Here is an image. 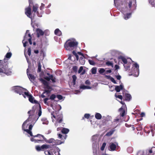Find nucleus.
<instances>
[{
	"label": "nucleus",
	"mask_w": 155,
	"mask_h": 155,
	"mask_svg": "<svg viewBox=\"0 0 155 155\" xmlns=\"http://www.w3.org/2000/svg\"><path fill=\"white\" fill-rule=\"evenodd\" d=\"M8 59L5 58L3 60H0V74H4L7 76L12 74L11 69L8 68Z\"/></svg>",
	"instance_id": "1"
},
{
	"label": "nucleus",
	"mask_w": 155,
	"mask_h": 155,
	"mask_svg": "<svg viewBox=\"0 0 155 155\" xmlns=\"http://www.w3.org/2000/svg\"><path fill=\"white\" fill-rule=\"evenodd\" d=\"M78 42L70 40H68L64 44V48L67 50L71 51L76 48Z\"/></svg>",
	"instance_id": "2"
},
{
	"label": "nucleus",
	"mask_w": 155,
	"mask_h": 155,
	"mask_svg": "<svg viewBox=\"0 0 155 155\" xmlns=\"http://www.w3.org/2000/svg\"><path fill=\"white\" fill-rule=\"evenodd\" d=\"M52 147L51 146H36L35 149L38 151H44L46 155H51Z\"/></svg>",
	"instance_id": "3"
},
{
	"label": "nucleus",
	"mask_w": 155,
	"mask_h": 155,
	"mask_svg": "<svg viewBox=\"0 0 155 155\" xmlns=\"http://www.w3.org/2000/svg\"><path fill=\"white\" fill-rule=\"evenodd\" d=\"M12 90L16 93L19 94L20 95H22L24 98H26L24 92L25 91H28L26 89L19 86H16L13 87Z\"/></svg>",
	"instance_id": "4"
},
{
	"label": "nucleus",
	"mask_w": 155,
	"mask_h": 155,
	"mask_svg": "<svg viewBox=\"0 0 155 155\" xmlns=\"http://www.w3.org/2000/svg\"><path fill=\"white\" fill-rule=\"evenodd\" d=\"M29 31L27 30L26 33L24 37L23 40L22 41V43H23V46L25 47L28 44V41L30 45H32L31 41L32 37L31 34L29 33Z\"/></svg>",
	"instance_id": "5"
},
{
	"label": "nucleus",
	"mask_w": 155,
	"mask_h": 155,
	"mask_svg": "<svg viewBox=\"0 0 155 155\" xmlns=\"http://www.w3.org/2000/svg\"><path fill=\"white\" fill-rule=\"evenodd\" d=\"M34 0H28L29 5L28 7L25 9V13L27 16L32 20V17L31 16V5L33 4Z\"/></svg>",
	"instance_id": "6"
},
{
	"label": "nucleus",
	"mask_w": 155,
	"mask_h": 155,
	"mask_svg": "<svg viewBox=\"0 0 155 155\" xmlns=\"http://www.w3.org/2000/svg\"><path fill=\"white\" fill-rule=\"evenodd\" d=\"M51 115H52L51 117L52 119L53 117L56 119V121H58L59 124H65V123L63 122V116L62 114H60L57 115L55 116L52 113H51Z\"/></svg>",
	"instance_id": "7"
},
{
	"label": "nucleus",
	"mask_w": 155,
	"mask_h": 155,
	"mask_svg": "<svg viewBox=\"0 0 155 155\" xmlns=\"http://www.w3.org/2000/svg\"><path fill=\"white\" fill-rule=\"evenodd\" d=\"M28 92H25L24 94L27 96L28 97L29 101L32 103L38 104V101L34 100V97L31 94H29L28 91Z\"/></svg>",
	"instance_id": "8"
},
{
	"label": "nucleus",
	"mask_w": 155,
	"mask_h": 155,
	"mask_svg": "<svg viewBox=\"0 0 155 155\" xmlns=\"http://www.w3.org/2000/svg\"><path fill=\"white\" fill-rule=\"evenodd\" d=\"M34 137H39L40 139H41V137H42L45 141L47 143H54V142H55V140L54 139L51 138L49 140H48L43 135L40 134H38L37 135H35Z\"/></svg>",
	"instance_id": "9"
},
{
	"label": "nucleus",
	"mask_w": 155,
	"mask_h": 155,
	"mask_svg": "<svg viewBox=\"0 0 155 155\" xmlns=\"http://www.w3.org/2000/svg\"><path fill=\"white\" fill-rule=\"evenodd\" d=\"M51 150V155H60L59 153L60 150L58 147L53 146Z\"/></svg>",
	"instance_id": "10"
},
{
	"label": "nucleus",
	"mask_w": 155,
	"mask_h": 155,
	"mask_svg": "<svg viewBox=\"0 0 155 155\" xmlns=\"http://www.w3.org/2000/svg\"><path fill=\"white\" fill-rule=\"evenodd\" d=\"M92 141L93 145H99V139L97 135H94L92 136Z\"/></svg>",
	"instance_id": "11"
},
{
	"label": "nucleus",
	"mask_w": 155,
	"mask_h": 155,
	"mask_svg": "<svg viewBox=\"0 0 155 155\" xmlns=\"http://www.w3.org/2000/svg\"><path fill=\"white\" fill-rule=\"evenodd\" d=\"M56 97V95L55 94H52L51 95L50 97L49 98H46L44 99L43 101L44 103L46 105H48V103L47 102V101L49 99L51 100H54Z\"/></svg>",
	"instance_id": "12"
},
{
	"label": "nucleus",
	"mask_w": 155,
	"mask_h": 155,
	"mask_svg": "<svg viewBox=\"0 0 155 155\" xmlns=\"http://www.w3.org/2000/svg\"><path fill=\"white\" fill-rule=\"evenodd\" d=\"M123 96L124 98V101H130L132 98L130 94L128 93H125Z\"/></svg>",
	"instance_id": "13"
},
{
	"label": "nucleus",
	"mask_w": 155,
	"mask_h": 155,
	"mask_svg": "<svg viewBox=\"0 0 155 155\" xmlns=\"http://www.w3.org/2000/svg\"><path fill=\"white\" fill-rule=\"evenodd\" d=\"M36 31L37 34V37L39 38L41 36H43L44 34V32L41 29L39 28H37Z\"/></svg>",
	"instance_id": "14"
},
{
	"label": "nucleus",
	"mask_w": 155,
	"mask_h": 155,
	"mask_svg": "<svg viewBox=\"0 0 155 155\" xmlns=\"http://www.w3.org/2000/svg\"><path fill=\"white\" fill-rule=\"evenodd\" d=\"M35 111L33 110H31L29 111L28 113L29 114V117L27 119V120H31L32 117L34 116L35 114Z\"/></svg>",
	"instance_id": "15"
},
{
	"label": "nucleus",
	"mask_w": 155,
	"mask_h": 155,
	"mask_svg": "<svg viewBox=\"0 0 155 155\" xmlns=\"http://www.w3.org/2000/svg\"><path fill=\"white\" fill-rule=\"evenodd\" d=\"M29 69H27V74L28 76V78L31 81H34L35 80V78L34 75L31 74H29L28 73Z\"/></svg>",
	"instance_id": "16"
},
{
	"label": "nucleus",
	"mask_w": 155,
	"mask_h": 155,
	"mask_svg": "<svg viewBox=\"0 0 155 155\" xmlns=\"http://www.w3.org/2000/svg\"><path fill=\"white\" fill-rule=\"evenodd\" d=\"M32 127L33 125L32 124L30 125L29 126L28 129L26 130L25 131L28 133L30 136H33V137H34L35 136L33 135L31 131L32 129Z\"/></svg>",
	"instance_id": "17"
},
{
	"label": "nucleus",
	"mask_w": 155,
	"mask_h": 155,
	"mask_svg": "<svg viewBox=\"0 0 155 155\" xmlns=\"http://www.w3.org/2000/svg\"><path fill=\"white\" fill-rule=\"evenodd\" d=\"M30 121L29 120H27V119L23 123L22 125V129L24 131H25V130H28L27 129L28 128V124H26V123L28 121Z\"/></svg>",
	"instance_id": "18"
},
{
	"label": "nucleus",
	"mask_w": 155,
	"mask_h": 155,
	"mask_svg": "<svg viewBox=\"0 0 155 155\" xmlns=\"http://www.w3.org/2000/svg\"><path fill=\"white\" fill-rule=\"evenodd\" d=\"M115 90L117 92H119L121 90H122L123 88V86L122 84L120 86H115Z\"/></svg>",
	"instance_id": "19"
},
{
	"label": "nucleus",
	"mask_w": 155,
	"mask_h": 155,
	"mask_svg": "<svg viewBox=\"0 0 155 155\" xmlns=\"http://www.w3.org/2000/svg\"><path fill=\"white\" fill-rule=\"evenodd\" d=\"M38 137L39 139H35L34 138L35 137H32L31 138V140L32 141H34L35 143H40L42 141V140H41V139L39 137Z\"/></svg>",
	"instance_id": "20"
},
{
	"label": "nucleus",
	"mask_w": 155,
	"mask_h": 155,
	"mask_svg": "<svg viewBox=\"0 0 155 155\" xmlns=\"http://www.w3.org/2000/svg\"><path fill=\"white\" fill-rule=\"evenodd\" d=\"M64 141H63L62 140L61 141L60 140H55V142H54V144H53L52 145H57L61 144L62 143H64Z\"/></svg>",
	"instance_id": "21"
},
{
	"label": "nucleus",
	"mask_w": 155,
	"mask_h": 155,
	"mask_svg": "<svg viewBox=\"0 0 155 155\" xmlns=\"http://www.w3.org/2000/svg\"><path fill=\"white\" fill-rule=\"evenodd\" d=\"M69 131V130L68 129L63 128L61 130V132L63 134H68Z\"/></svg>",
	"instance_id": "22"
},
{
	"label": "nucleus",
	"mask_w": 155,
	"mask_h": 155,
	"mask_svg": "<svg viewBox=\"0 0 155 155\" xmlns=\"http://www.w3.org/2000/svg\"><path fill=\"white\" fill-rule=\"evenodd\" d=\"M33 5V11L34 12H37V10L38 8V4H36L35 5Z\"/></svg>",
	"instance_id": "23"
},
{
	"label": "nucleus",
	"mask_w": 155,
	"mask_h": 155,
	"mask_svg": "<svg viewBox=\"0 0 155 155\" xmlns=\"http://www.w3.org/2000/svg\"><path fill=\"white\" fill-rule=\"evenodd\" d=\"M119 110L121 112L120 113V115L121 117H123L124 116L125 113V110L123 108L121 107L119 109Z\"/></svg>",
	"instance_id": "24"
},
{
	"label": "nucleus",
	"mask_w": 155,
	"mask_h": 155,
	"mask_svg": "<svg viewBox=\"0 0 155 155\" xmlns=\"http://www.w3.org/2000/svg\"><path fill=\"white\" fill-rule=\"evenodd\" d=\"M105 77L107 78V79H110V81L113 82L114 84H117V82H116L115 80H114V78L113 77H112L108 75H105Z\"/></svg>",
	"instance_id": "25"
},
{
	"label": "nucleus",
	"mask_w": 155,
	"mask_h": 155,
	"mask_svg": "<svg viewBox=\"0 0 155 155\" xmlns=\"http://www.w3.org/2000/svg\"><path fill=\"white\" fill-rule=\"evenodd\" d=\"M55 34L57 35L60 36L62 34V33L61 31L58 28L56 29L54 31Z\"/></svg>",
	"instance_id": "26"
},
{
	"label": "nucleus",
	"mask_w": 155,
	"mask_h": 155,
	"mask_svg": "<svg viewBox=\"0 0 155 155\" xmlns=\"http://www.w3.org/2000/svg\"><path fill=\"white\" fill-rule=\"evenodd\" d=\"M84 58V57H81L80 58V63L81 65H84L85 64V61Z\"/></svg>",
	"instance_id": "27"
},
{
	"label": "nucleus",
	"mask_w": 155,
	"mask_h": 155,
	"mask_svg": "<svg viewBox=\"0 0 155 155\" xmlns=\"http://www.w3.org/2000/svg\"><path fill=\"white\" fill-rule=\"evenodd\" d=\"M95 116V118L97 120H100L102 118V116L101 114L100 113H96Z\"/></svg>",
	"instance_id": "28"
},
{
	"label": "nucleus",
	"mask_w": 155,
	"mask_h": 155,
	"mask_svg": "<svg viewBox=\"0 0 155 155\" xmlns=\"http://www.w3.org/2000/svg\"><path fill=\"white\" fill-rule=\"evenodd\" d=\"M131 63L129 62L127 64H124V67L126 71L130 69V66Z\"/></svg>",
	"instance_id": "29"
},
{
	"label": "nucleus",
	"mask_w": 155,
	"mask_h": 155,
	"mask_svg": "<svg viewBox=\"0 0 155 155\" xmlns=\"http://www.w3.org/2000/svg\"><path fill=\"white\" fill-rule=\"evenodd\" d=\"M39 110L38 112V117H37V116L36 117V118H37L36 120H37L38 119V118L39 117H40L42 113L41 110V106L40 104H39Z\"/></svg>",
	"instance_id": "30"
},
{
	"label": "nucleus",
	"mask_w": 155,
	"mask_h": 155,
	"mask_svg": "<svg viewBox=\"0 0 155 155\" xmlns=\"http://www.w3.org/2000/svg\"><path fill=\"white\" fill-rule=\"evenodd\" d=\"M109 117L108 116L107 117H104V116L103 117L102 119V122L103 123H105L107 121H108L109 120Z\"/></svg>",
	"instance_id": "31"
},
{
	"label": "nucleus",
	"mask_w": 155,
	"mask_h": 155,
	"mask_svg": "<svg viewBox=\"0 0 155 155\" xmlns=\"http://www.w3.org/2000/svg\"><path fill=\"white\" fill-rule=\"evenodd\" d=\"M80 88L81 89H90L91 88V87L89 86H85L84 85H82L80 86Z\"/></svg>",
	"instance_id": "32"
},
{
	"label": "nucleus",
	"mask_w": 155,
	"mask_h": 155,
	"mask_svg": "<svg viewBox=\"0 0 155 155\" xmlns=\"http://www.w3.org/2000/svg\"><path fill=\"white\" fill-rule=\"evenodd\" d=\"M115 131V130L113 129L108 132L106 134L107 136H110Z\"/></svg>",
	"instance_id": "33"
},
{
	"label": "nucleus",
	"mask_w": 155,
	"mask_h": 155,
	"mask_svg": "<svg viewBox=\"0 0 155 155\" xmlns=\"http://www.w3.org/2000/svg\"><path fill=\"white\" fill-rule=\"evenodd\" d=\"M120 58L121 59L122 61L124 63V64H127L128 63L127 62V59L124 57H121Z\"/></svg>",
	"instance_id": "34"
},
{
	"label": "nucleus",
	"mask_w": 155,
	"mask_h": 155,
	"mask_svg": "<svg viewBox=\"0 0 155 155\" xmlns=\"http://www.w3.org/2000/svg\"><path fill=\"white\" fill-rule=\"evenodd\" d=\"M40 81L45 86L48 83V82L44 79L43 78H41L40 79Z\"/></svg>",
	"instance_id": "35"
},
{
	"label": "nucleus",
	"mask_w": 155,
	"mask_h": 155,
	"mask_svg": "<svg viewBox=\"0 0 155 155\" xmlns=\"http://www.w3.org/2000/svg\"><path fill=\"white\" fill-rule=\"evenodd\" d=\"M73 78V84L74 85L76 84V81L77 78V77L75 75H73L72 76Z\"/></svg>",
	"instance_id": "36"
},
{
	"label": "nucleus",
	"mask_w": 155,
	"mask_h": 155,
	"mask_svg": "<svg viewBox=\"0 0 155 155\" xmlns=\"http://www.w3.org/2000/svg\"><path fill=\"white\" fill-rule=\"evenodd\" d=\"M117 146H109L108 147V149L110 150L114 151L117 148Z\"/></svg>",
	"instance_id": "37"
},
{
	"label": "nucleus",
	"mask_w": 155,
	"mask_h": 155,
	"mask_svg": "<svg viewBox=\"0 0 155 155\" xmlns=\"http://www.w3.org/2000/svg\"><path fill=\"white\" fill-rule=\"evenodd\" d=\"M127 150L128 153H131L133 152V149L132 147H129L127 148Z\"/></svg>",
	"instance_id": "38"
},
{
	"label": "nucleus",
	"mask_w": 155,
	"mask_h": 155,
	"mask_svg": "<svg viewBox=\"0 0 155 155\" xmlns=\"http://www.w3.org/2000/svg\"><path fill=\"white\" fill-rule=\"evenodd\" d=\"M150 130L152 134V136H153L154 134H154V130H155V125H154L153 126L150 127Z\"/></svg>",
	"instance_id": "39"
},
{
	"label": "nucleus",
	"mask_w": 155,
	"mask_h": 155,
	"mask_svg": "<svg viewBox=\"0 0 155 155\" xmlns=\"http://www.w3.org/2000/svg\"><path fill=\"white\" fill-rule=\"evenodd\" d=\"M58 137L60 139H63L64 138V139H65L67 137V135H65L64 136H62V134H59L58 135Z\"/></svg>",
	"instance_id": "40"
},
{
	"label": "nucleus",
	"mask_w": 155,
	"mask_h": 155,
	"mask_svg": "<svg viewBox=\"0 0 155 155\" xmlns=\"http://www.w3.org/2000/svg\"><path fill=\"white\" fill-rule=\"evenodd\" d=\"M131 15L130 13H127L126 15H124V18L125 20H127L128 19L130 16Z\"/></svg>",
	"instance_id": "41"
},
{
	"label": "nucleus",
	"mask_w": 155,
	"mask_h": 155,
	"mask_svg": "<svg viewBox=\"0 0 155 155\" xmlns=\"http://www.w3.org/2000/svg\"><path fill=\"white\" fill-rule=\"evenodd\" d=\"M91 73L93 74H95L97 72V69L95 67L93 68H92Z\"/></svg>",
	"instance_id": "42"
},
{
	"label": "nucleus",
	"mask_w": 155,
	"mask_h": 155,
	"mask_svg": "<svg viewBox=\"0 0 155 155\" xmlns=\"http://www.w3.org/2000/svg\"><path fill=\"white\" fill-rule=\"evenodd\" d=\"M12 55V53L11 52L7 53L5 56V57L6 58H9L11 57Z\"/></svg>",
	"instance_id": "43"
},
{
	"label": "nucleus",
	"mask_w": 155,
	"mask_h": 155,
	"mask_svg": "<svg viewBox=\"0 0 155 155\" xmlns=\"http://www.w3.org/2000/svg\"><path fill=\"white\" fill-rule=\"evenodd\" d=\"M41 71V65L40 62L38 63V69L37 72H40Z\"/></svg>",
	"instance_id": "44"
},
{
	"label": "nucleus",
	"mask_w": 155,
	"mask_h": 155,
	"mask_svg": "<svg viewBox=\"0 0 155 155\" xmlns=\"http://www.w3.org/2000/svg\"><path fill=\"white\" fill-rule=\"evenodd\" d=\"M106 64L108 66H112L113 67V63L112 62L110 61H107L106 63Z\"/></svg>",
	"instance_id": "45"
},
{
	"label": "nucleus",
	"mask_w": 155,
	"mask_h": 155,
	"mask_svg": "<svg viewBox=\"0 0 155 155\" xmlns=\"http://www.w3.org/2000/svg\"><path fill=\"white\" fill-rule=\"evenodd\" d=\"M133 67L136 68V69L137 71H139V66L137 63H135L133 64Z\"/></svg>",
	"instance_id": "46"
},
{
	"label": "nucleus",
	"mask_w": 155,
	"mask_h": 155,
	"mask_svg": "<svg viewBox=\"0 0 155 155\" xmlns=\"http://www.w3.org/2000/svg\"><path fill=\"white\" fill-rule=\"evenodd\" d=\"M78 68V67L76 66H75L73 67L72 70L74 72L76 73L77 72V71Z\"/></svg>",
	"instance_id": "47"
},
{
	"label": "nucleus",
	"mask_w": 155,
	"mask_h": 155,
	"mask_svg": "<svg viewBox=\"0 0 155 155\" xmlns=\"http://www.w3.org/2000/svg\"><path fill=\"white\" fill-rule=\"evenodd\" d=\"M89 63L91 65H94L95 64V62L93 60H88Z\"/></svg>",
	"instance_id": "48"
},
{
	"label": "nucleus",
	"mask_w": 155,
	"mask_h": 155,
	"mask_svg": "<svg viewBox=\"0 0 155 155\" xmlns=\"http://www.w3.org/2000/svg\"><path fill=\"white\" fill-rule=\"evenodd\" d=\"M138 155H146V153L144 151H141L138 153Z\"/></svg>",
	"instance_id": "49"
},
{
	"label": "nucleus",
	"mask_w": 155,
	"mask_h": 155,
	"mask_svg": "<svg viewBox=\"0 0 155 155\" xmlns=\"http://www.w3.org/2000/svg\"><path fill=\"white\" fill-rule=\"evenodd\" d=\"M45 89L50 90L51 89V87L49 85L48 83L45 85Z\"/></svg>",
	"instance_id": "50"
},
{
	"label": "nucleus",
	"mask_w": 155,
	"mask_h": 155,
	"mask_svg": "<svg viewBox=\"0 0 155 155\" xmlns=\"http://www.w3.org/2000/svg\"><path fill=\"white\" fill-rule=\"evenodd\" d=\"M90 115L89 114H86L84 115V117H83V119H84V118L85 117L87 119L89 118Z\"/></svg>",
	"instance_id": "51"
},
{
	"label": "nucleus",
	"mask_w": 155,
	"mask_h": 155,
	"mask_svg": "<svg viewBox=\"0 0 155 155\" xmlns=\"http://www.w3.org/2000/svg\"><path fill=\"white\" fill-rule=\"evenodd\" d=\"M105 71V70L104 68H100L99 72L100 74H102Z\"/></svg>",
	"instance_id": "52"
},
{
	"label": "nucleus",
	"mask_w": 155,
	"mask_h": 155,
	"mask_svg": "<svg viewBox=\"0 0 155 155\" xmlns=\"http://www.w3.org/2000/svg\"><path fill=\"white\" fill-rule=\"evenodd\" d=\"M51 90H47L45 89L44 91V93H46L47 94H50L51 93Z\"/></svg>",
	"instance_id": "53"
},
{
	"label": "nucleus",
	"mask_w": 155,
	"mask_h": 155,
	"mask_svg": "<svg viewBox=\"0 0 155 155\" xmlns=\"http://www.w3.org/2000/svg\"><path fill=\"white\" fill-rule=\"evenodd\" d=\"M119 119L118 118H116V119H114V120L113 123L115 124H117V123H119Z\"/></svg>",
	"instance_id": "54"
},
{
	"label": "nucleus",
	"mask_w": 155,
	"mask_h": 155,
	"mask_svg": "<svg viewBox=\"0 0 155 155\" xmlns=\"http://www.w3.org/2000/svg\"><path fill=\"white\" fill-rule=\"evenodd\" d=\"M148 129V128L147 127H145L144 128V130L145 132L148 134L150 132V130H147Z\"/></svg>",
	"instance_id": "55"
},
{
	"label": "nucleus",
	"mask_w": 155,
	"mask_h": 155,
	"mask_svg": "<svg viewBox=\"0 0 155 155\" xmlns=\"http://www.w3.org/2000/svg\"><path fill=\"white\" fill-rule=\"evenodd\" d=\"M56 97L58 98V99L60 100H62L63 98V97L61 95H57Z\"/></svg>",
	"instance_id": "56"
},
{
	"label": "nucleus",
	"mask_w": 155,
	"mask_h": 155,
	"mask_svg": "<svg viewBox=\"0 0 155 155\" xmlns=\"http://www.w3.org/2000/svg\"><path fill=\"white\" fill-rule=\"evenodd\" d=\"M83 66H81L80 67L78 71V73H81L82 71H83Z\"/></svg>",
	"instance_id": "57"
},
{
	"label": "nucleus",
	"mask_w": 155,
	"mask_h": 155,
	"mask_svg": "<svg viewBox=\"0 0 155 155\" xmlns=\"http://www.w3.org/2000/svg\"><path fill=\"white\" fill-rule=\"evenodd\" d=\"M28 54L29 56H30L31 54V48H29L28 50L27 51Z\"/></svg>",
	"instance_id": "58"
},
{
	"label": "nucleus",
	"mask_w": 155,
	"mask_h": 155,
	"mask_svg": "<svg viewBox=\"0 0 155 155\" xmlns=\"http://www.w3.org/2000/svg\"><path fill=\"white\" fill-rule=\"evenodd\" d=\"M115 96L116 97L118 98L121 100H122L123 99V97L121 95H115Z\"/></svg>",
	"instance_id": "59"
},
{
	"label": "nucleus",
	"mask_w": 155,
	"mask_h": 155,
	"mask_svg": "<svg viewBox=\"0 0 155 155\" xmlns=\"http://www.w3.org/2000/svg\"><path fill=\"white\" fill-rule=\"evenodd\" d=\"M132 1H129L128 3V6L130 8H131L132 6Z\"/></svg>",
	"instance_id": "60"
},
{
	"label": "nucleus",
	"mask_w": 155,
	"mask_h": 155,
	"mask_svg": "<svg viewBox=\"0 0 155 155\" xmlns=\"http://www.w3.org/2000/svg\"><path fill=\"white\" fill-rule=\"evenodd\" d=\"M153 149H155V147H153L151 149H150L149 151V152L150 153H152L153 152Z\"/></svg>",
	"instance_id": "61"
},
{
	"label": "nucleus",
	"mask_w": 155,
	"mask_h": 155,
	"mask_svg": "<svg viewBox=\"0 0 155 155\" xmlns=\"http://www.w3.org/2000/svg\"><path fill=\"white\" fill-rule=\"evenodd\" d=\"M116 77L118 80H120L121 78V77L120 75L116 76Z\"/></svg>",
	"instance_id": "62"
},
{
	"label": "nucleus",
	"mask_w": 155,
	"mask_h": 155,
	"mask_svg": "<svg viewBox=\"0 0 155 155\" xmlns=\"http://www.w3.org/2000/svg\"><path fill=\"white\" fill-rule=\"evenodd\" d=\"M44 6H45V5L44 4L42 3L40 7V10H41L42 9H43Z\"/></svg>",
	"instance_id": "63"
},
{
	"label": "nucleus",
	"mask_w": 155,
	"mask_h": 155,
	"mask_svg": "<svg viewBox=\"0 0 155 155\" xmlns=\"http://www.w3.org/2000/svg\"><path fill=\"white\" fill-rule=\"evenodd\" d=\"M115 70H117L119 68V66L118 65L116 64L115 65Z\"/></svg>",
	"instance_id": "64"
}]
</instances>
